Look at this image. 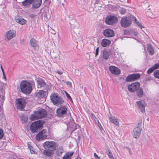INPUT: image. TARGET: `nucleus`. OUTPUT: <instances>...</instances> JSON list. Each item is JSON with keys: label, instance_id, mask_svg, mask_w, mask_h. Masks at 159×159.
Here are the masks:
<instances>
[{"label": "nucleus", "instance_id": "f257e3e1", "mask_svg": "<svg viewBox=\"0 0 159 159\" xmlns=\"http://www.w3.org/2000/svg\"><path fill=\"white\" fill-rule=\"evenodd\" d=\"M43 146L45 149L43 154L44 155L50 157L52 156L53 151L57 148V145L53 141H48L43 143Z\"/></svg>", "mask_w": 159, "mask_h": 159}, {"label": "nucleus", "instance_id": "f03ea898", "mask_svg": "<svg viewBox=\"0 0 159 159\" xmlns=\"http://www.w3.org/2000/svg\"><path fill=\"white\" fill-rule=\"evenodd\" d=\"M34 82L30 83L27 80H23L20 84L21 92L26 94L30 93L32 89V85H34Z\"/></svg>", "mask_w": 159, "mask_h": 159}, {"label": "nucleus", "instance_id": "7ed1b4c3", "mask_svg": "<svg viewBox=\"0 0 159 159\" xmlns=\"http://www.w3.org/2000/svg\"><path fill=\"white\" fill-rule=\"evenodd\" d=\"M47 115L46 111L43 109L38 110L33 114L31 115L30 118L32 120L44 118Z\"/></svg>", "mask_w": 159, "mask_h": 159}, {"label": "nucleus", "instance_id": "20e7f679", "mask_svg": "<svg viewBox=\"0 0 159 159\" xmlns=\"http://www.w3.org/2000/svg\"><path fill=\"white\" fill-rule=\"evenodd\" d=\"M50 99L53 104L59 106L63 104L64 100L63 98L57 93L52 94L50 96Z\"/></svg>", "mask_w": 159, "mask_h": 159}, {"label": "nucleus", "instance_id": "39448f33", "mask_svg": "<svg viewBox=\"0 0 159 159\" xmlns=\"http://www.w3.org/2000/svg\"><path fill=\"white\" fill-rule=\"evenodd\" d=\"M43 125V122L40 120L33 122L30 125V130L33 133L37 132Z\"/></svg>", "mask_w": 159, "mask_h": 159}, {"label": "nucleus", "instance_id": "423d86ee", "mask_svg": "<svg viewBox=\"0 0 159 159\" xmlns=\"http://www.w3.org/2000/svg\"><path fill=\"white\" fill-rule=\"evenodd\" d=\"M16 103L17 108L20 110H23L26 104L25 100L22 98L16 99Z\"/></svg>", "mask_w": 159, "mask_h": 159}, {"label": "nucleus", "instance_id": "0eeeda50", "mask_svg": "<svg viewBox=\"0 0 159 159\" xmlns=\"http://www.w3.org/2000/svg\"><path fill=\"white\" fill-rule=\"evenodd\" d=\"M67 112V108L65 106H61L59 107L56 111L58 116L62 117L66 115Z\"/></svg>", "mask_w": 159, "mask_h": 159}, {"label": "nucleus", "instance_id": "6e6552de", "mask_svg": "<svg viewBox=\"0 0 159 159\" xmlns=\"http://www.w3.org/2000/svg\"><path fill=\"white\" fill-rule=\"evenodd\" d=\"M139 89V83L136 82L132 83L128 86V91L130 92H133L138 90Z\"/></svg>", "mask_w": 159, "mask_h": 159}, {"label": "nucleus", "instance_id": "1a4fd4ad", "mask_svg": "<svg viewBox=\"0 0 159 159\" xmlns=\"http://www.w3.org/2000/svg\"><path fill=\"white\" fill-rule=\"evenodd\" d=\"M105 21L107 24L112 25L117 21V18L114 16H109L107 17Z\"/></svg>", "mask_w": 159, "mask_h": 159}, {"label": "nucleus", "instance_id": "9d476101", "mask_svg": "<svg viewBox=\"0 0 159 159\" xmlns=\"http://www.w3.org/2000/svg\"><path fill=\"white\" fill-rule=\"evenodd\" d=\"M16 32L13 30H9L7 31L5 35V39L9 41L16 36Z\"/></svg>", "mask_w": 159, "mask_h": 159}, {"label": "nucleus", "instance_id": "9b49d317", "mask_svg": "<svg viewBox=\"0 0 159 159\" xmlns=\"http://www.w3.org/2000/svg\"><path fill=\"white\" fill-rule=\"evenodd\" d=\"M120 24L122 27L126 28L129 27L131 25V21L129 18H125L121 19Z\"/></svg>", "mask_w": 159, "mask_h": 159}, {"label": "nucleus", "instance_id": "f8f14e48", "mask_svg": "<svg viewBox=\"0 0 159 159\" xmlns=\"http://www.w3.org/2000/svg\"><path fill=\"white\" fill-rule=\"evenodd\" d=\"M47 137L46 131L43 130L39 132L36 136L37 140L39 141L41 139H46Z\"/></svg>", "mask_w": 159, "mask_h": 159}, {"label": "nucleus", "instance_id": "ddd939ff", "mask_svg": "<svg viewBox=\"0 0 159 159\" xmlns=\"http://www.w3.org/2000/svg\"><path fill=\"white\" fill-rule=\"evenodd\" d=\"M103 34L105 37H111L114 36L115 33L114 31L110 29H108L103 30Z\"/></svg>", "mask_w": 159, "mask_h": 159}, {"label": "nucleus", "instance_id": "4468645a", "mask_svg": "<svg viewBox=\"0 0 159 159\" xmlns=\"http://www.w3.org/2000/svg\"><path fill=\"white\" fill-rule=\"evenodd\" d=\"M139 78V74H133L129 75L126 78L127 82H131L135 81Z\"/></svg>", "mask_w": 159, "mask_h": 159}, {"label": "nucleus", "instance_id": "2eb2a0df", "mask_svg": "<svg viewBox=\"0 0 159 159\" xmlns=\"http://www.w3.org/2000/svg\"><path fill=\"white\" fill-rule=\"evenodd\" d=\"M109 70L113 74L119 75L120 73V70L114 66H110L109 67Z\"/></svg>", "mask_w": 159, "mask_h": 159}, {"label": "nucleus", "instance_id": "dca6fc26", "mask_svg": "<svg viewBox=\"0 0 159 159\" xmlns=\"http://www.w3.org/2000/svg\"><path fill=\"white\" fill-rule=\"evenodd\" d=\"M46 96V92L43 90H40L36 94V96L40 99L43 98L45 99Z\"/></svg>", "mask_w": 159, "mask_h": 159}, {"label": "nucleus", "instance_id": "f3484780", "mask_svg": "<svg viewBox=\"0 0 159 159\" xmlns=\"http://www.w3.org/2000/svg\"><path fill=\"white\" fill-rule=\"evenodd\" d=\"M42 0H34L33 2L32 8L37 9L39 8L42 4Z\"/></svg>", "mask_w": 159, "mask_h": 159}, {"label": "nucleus", "instance_id": "a211bd4d", "mask_svg": "<svg viewBox=\"0 0 159 159\" xmlns=\"http://www.w3.org/2000/svg\"><path fill=\"white\" fill-rule=\"evenodd\" d=\"M31 46L33 47L35 49H39V45L37 41L35 39L32 38L31 39L30 41Z\"/></svg>", "mask_w": 159, "mask_h": 159}, {"label": "nucleus", "instance_id": "6ab92c4d", "mask_svg": "<svg viewBox=\"0 0 159 159\" xmlns=\"http://www.w3.org/2000/svg\"><path fill=\"white\" fill-rule=\"evenodd\" d=\"M147 104L144 100H140V111L142 113L145 111V107L147 106Z\"/></svg>", "mask_w": 159, "mask_h": 159}, {"label": "nucleus", "instance_id": "aec40b11", "mask_svg": "<svg viewBox=\"0 0 159 159\" xmlns=\"http://www.w3.org/2000/svg\"><path fill=\"white\" fill-rule=\"evenodd\" d=\"M110 121L112 123L115 125L117 126H119V124L118 120L113 116H108Z\"/></svg>", "mask_w": 159, "mask_h": 159}, {"label": "nucleus", "instance_id": "412c9836", "mask_svg": "<svg viewBox=\"0 0 159 159\" xmlns=\"http://www.w3.org/2000/svg\"><path fill=\"white\" fill-rule=\"evenodd\" d=\"M37 86L38 88H40L41 87H43L45 86L46 83L44 80L41 78L37 80Z\"/></svg>", "mask_w": 159, "mask_h": 159}, {"label": "nucleus", "instance_id": "4be33fe9", "mask_svg": "<svg viewBox=\"0 0 159 159\" xmlns=\"http://www.w3.org/2000/svg\"><path fill=\"white\" fill-rule=\"evenodd\" d=\"M111 44V41L106 39H102L101 42V45L104 47L109 46Z\"/></svg>", "mask_w": 159, "mask_h": 159}, {"label": "nucleus", "instance_id": "5701e85b", "mask_svg": "<svg viewBox=\"0 0 159 159\" xmlns=\"http://www.w3.org/2000/svg\"><path fill=\"white\" fill-rule=\"evenodd\" d=\"M147 49L149 54L151 55H153L154 53V51L153 47L150 44L147 45Z\"/></svg>", "mask_w": 159, "mask_h": 159}, {"label": "nucleus", "instance_id": "b1692460", "mask_svg": "<svg viewBox=\"0 0 159 159\" xmlns=\"http://www.w3.org/2000/svg\"><path fill=\"white\" fill-rule=\"evenodd\" d=\"M102 54L103 58L106 60L109 58V56L111 55V52L108 50H105L103 51Z\"/></svg>", "mask_w": 159, "mask_h": 159}, {"label": "nucleus", "instance_id": "393cba45", "mask_svg": "<svg viewBox=\"0 0 159 159\" xmlns=\"http://www.w3.org/2000/svg\"><path fill=\"white\" fill-rule=\"evenodd\" d=\"M139 127H137L135 128L133 131V137L134 138H139Z\"/></svg>", "mask_w": 159, "mask_h": 159}, {"label": "nucleus", "instance_id": "a878e982", "mask_svg": "<svg viewBox=\"0 0 159 159\" xmlns=\"http://www.w3.org/2000/svg\"><path fill=\"white\" fill-rule=\"evenodd\" d=\"M147 31L146 28L141 24H140V33L145 37L147 35L146 32Z\"/></svg>", "mask_w": 159, "mask_h": 159}, {"label": "nucleus", "instance_id": "bb28decb", "mask_svg": "<svg viewBox=\"0 0 159 159\" xmlns=\"http://www.w3.org/2000/svg\"><path fill=\"white\" fill-rule=\"evenodd\" d=\"M74 152H68L64 156L63 159H70L73 155Z\"/></svg>", "mask_w": 159, "mask_h": 159}, {"label": "nucleus", "instance_id": "cd10ccee", "mask_svg": "<svg viewBox=\"0 0 159 159\" xmlns=\"http://www.w3.org/2000/svg\"><path fill=\"white\" fill-rule=\"evenodd\" d=\"M15 20L17 23L22 25H24L26 23V20H25L23 18L16 17L15 18Z\"/></svg>", "mask_w": 159, "mask_h": 159}, {"label": "nucleus", "instance_id": "c85d7f7f", "mask_svg": "<svg viewBox=\"0 0 159 159\" xmlns=\"http://www.w3.org/2000/svg\"><path fill=\"white\" fill-rule=\"evenodd\" d=\"M106 151L109 158L111 159H114L112 153L110 151V149L108 147H107L106 148Z\"/></svg>", "mask_w": 159, "mask_h": 159}, {"label": "nucleus", "instance_id": "c756f323", "mask_svg": "<svg viewBox=\"0 0 159 159\" xmlns=\"http://www.w3.org/2000/svg\"><path fill=\"white\" fill-rule=\"evenodd\" d=\"M34 0H25L22 2V5L25 6H27L33 2Z\"/></svg>", "mask_w": 159, "mask_h": 159}, {"label": "nucleus", "instance_id": "7c9ffc66", "mask_svg": "<svg viewBox=\"0 0 159 159\" xmlns=\"http://www.w3.org/2000/svg\"><path fill=\"white\" fill-rule=\"evenodd\" d=\"M146 14L151 18H154L156 17V16L153 13L152 11L149 9H148L147 11Z\"/></svg>", "mask_w": 159, "mask_h": 159}, {"label": "nucleus", "instance_id": "2f4dec72", "mask_svg": "<svg viewBox=\"0 0 159 159\" xmlns=\"http://www.w3.org/2000/svg\"><path fill=\"white\" fill-rule=\"evenodd\" d=\"M63 148L62 147H60L57 148V155H61L62 153L63 152Z\"/></svg>", "mask_w": 159, "mask_h": 159}, {"label": "nucleus", "instance_id": "473e14b6", "mask_svg": "<svg viewBox=\"0 0 159 159\" xmlns=\"http://www.w3.org/2000/svg\"><path fill=\"white\" fill-rule=\"evenodd\" d=\"M153 75L156 78L159 79V71L156 70L154 72Z\"/></svg>", "mask_w": 159, "mask_h": 159}, {"label": "nucleus", "instance_id": "72a5a7b5", "mask_svg": "<svg viewBox=\"0 0 159 159\" xmlns=\"http://www.w3.org/2000/svg\"><path fill=\"white\" fill-rule=\"evenodd\" d=\"M154 70L153 67L152 66L150 68L147 70V73L148 74H150L152 73Z\"/></svg>", "mask_w": 159, "mask_h": 159}, {"label": "nucleus", "instance_id": "f704fd0d", "mask_svg": "<svg viewBox=\"0 0 159 159\" xmlns=\"http://www.w3.org/2000/svg\"><path fill=\"white\" fill-rule=\"evenodd\" d=\"M126 10L125 9L123 8H121L119 10V12L120 13L123 14L125 13Z\"/></svg>", "mask_w": 159, "mask_h": 159}, {"label": "nucleus", "instance_id": "c9c22d12", "mask_svg": "<svg viewBox=\"0 0 159 159\" xmlns=\"http://www.w3.org/2000/svg\"><path fill=\"white\" fill-rule=\"evenodd\" d=\"M65 93L66 95V96L67 98L70 101H72V99L71 97L70 96V95L66 91H65Z\"/></svg>", "mask_w": 159, "mask_h": 159}, {"label": "nucleus", "instance_id": "e433bc0d", "mask_svg": "<svg viewBox=\"0 0 159 159\" xmlns=\"http://www.w3.org/2000/svg\"><path fill=\"white\" fill-rule=\"evenodd\" d=\"M4 136V133L3 130L2 129H0V139H2Z\"/></svg>", "mask_w": 159, "mask_h": 159}, {"label": "nucleus", "instance_id": "4c0bfd02", "mask_svg": "<svg viewBox=\"0 0 159 159\" xmlns=\"http://www.w3.org/2000/svg\"><path fill=\"white\" fill-rule=\"evenodd\" d=\"M21 120L22 121H23L24 122H26L28 120V118L25 116H23L21 118Z\"/></svg>", "mask_w": 159, "mask_h": 159}, {"label": "nucleus", "instance_id": "58836bf2", "mask_svg": "<svg viewBox=\"0 0 159 159\" xmlns=\"http://www.w3.org/2000/svg\"><path fill=\"white\" fill-rule=\"evenodd\" d=\"M143 95V92L142 88H140V98L142 97Z\"/></svg>", "mask_w": 159, "mask_h": 159}, {"label": "nucleus", "instance_id": "ea45409f", "mask_svg": "<svg viewBox=\"0 0 159 159\" xmlns=\"http://www.w3.org/2000/svg\"><path fill=\"white\" fill-rule=\"evenodd\" d=\"M154 70L159 68V64L157 63L154 65L153 66Z\"/></svg>", "mask_w": 159, "mask_h": 159}, {"label": "nucleus", "instance_id": "a19ab883", "mask_svg": "<svg viewBox=\"0 0 159 159\" xmlns=\"http://www.w3.org/2000/svg\"><path fill=\"white\" fill-rule=\"evenodd\" d=\"M92 116L93 119H94L95 122L96 123H97L98 122V118L94 115H92Z\"/></svg>", "mask_w": 159, "mask_h": 159}, {"label": "nucleus", "instance_id": "79ce46f5", "mask_svg": "<svg viewBox=\"0 0 159 159\" xmlns=\"http://www.w3.org/2000/svg\"><path fill=\"white\" fill-rule=\"evenodd\" d=\"M99 47L97 48L95 51V56L96 57L98 54L99 50Z\"/></svg>", "mask_w": 159, "mask_h": 159}, {"label": "nucleus", "instance_id": "37998d69", "mask_svg": "<svg viewBox=\"0 0 159 159\" xmlns=\"http://www.w3.org/2000/svg\"><path fill=\"white\" fill-rule=\"evenodd\" d=\"M97 123H98V125L99 127V128L101 130L103 129V128H102V127L101 124L99 122V121H98V122Z\"/></svg>", "mask_w": 159, "mask_h": 159}, {"label": "nucleus", "instance_id": "c03bdc74", "mask_svg": "<svg viewBox=\"0 0 159 159\" xmlns=\"http://www.w3.org/2000/svg\"><path fill=\"white\" fill-rule=\"evenodd\" d=\"M132 17L131 18V19H132V20H134V21H135L137 23L138 22H136V21L137 20L136 18L135 17L133 16H132ZM137 24L138 25V23H137Z\"/></svg>", "mask_w": 159, "mask_h": 159}, {"label": "nucleus", "instance_id": "a18cd8bd", "mask_svg": "<svg viewBox=\"0 0 159 159\" xmlns=\"http://www.w3.org/2000/svg\"><path fill=\"white\" fill-rule=\"evenodd\" d=\"M94 156L95 158L97 159H100V157L97 155L96 153H94Z\"/></svg>", "mask_w": 159, "mask_h": 159}, {"label": "nucleus", "instance_id": "49530a36", "mask_svg": "<svg viewBox=\"0 0 159 159\" xmlns=\"http://www.w3.org/2000/svg\"><path fill=\"white\" fill-rule=\"evenodd\" d=\"M125 148H126V149L128 151H129V153L130 154H131V150H130V149L129 148H128V147H126Z\"/></svg>", "mask_w": 159, "mask_h": 159}, {"label": "nucleus", "instance_id": "de8ad7c7", "mask_svg": "<svg viewBox=\"0 0 159 159\" xmlns=\"http://www.w3.org/2000/svg\"><path fill=\"white\" fill-rule=\"evenodd\" d=\"M1 69L2 70V72L3 73V75L4 77H5V73H4V71L2 67V66H1Z\"/></svg>", "mask_w": 159, "mask_h": 159}, {"label": "nucleus", "instance_id": "09e8293b", "mask_svg": "<svg viewBox=\"0 0 159 159\" xmlns=\"http://www.w3.org/2000/svg\"><path fill=\"white\" fill-rule=\"evenodd\" d=\"M30 150L31 153V154H33L35 153V151H34V150H33V148H32L31 149H30Z\"/></svg>", "mask_w": 159, "mask_h": 159}, {"label": "nucleus", "instance_id": "8fccbe9b", "mask_svg": "<svg viewBox=\"0 0 159 159\" xmlns=\"http://www.w3.org/2000/svg\"><path fill=\"white\" fill-rule=\"evenodd\" d=\"M30 17H31V18H33V17H34L36 15H35L34 14H30Z\"/></svg>", "mask_w": 159, "mask_h": 159}, {"label": "nucleus", "instance_id": "3c124183", "mask_svg": "<svg viewBox=\"0 0 159 159\" xmlns=\"http://www.w3.org/2000/svg\"><path fill=\"white\" fill-rule=\"evenodd\" d=\"M28 148L30 149H31L32 148H33L32 146H31L28 143Z\"/></svg>", "mask_w": 159, "mask_h": 159}, {"label": "nucleus", "instance_id": "603ef678", "mask_svg": "<svg viewBox=\"0 0 159 159\" xmlns=\"http://www.w3.org/2000/svg\"><path fill=\"white\" fill-rule=\"evenodd\" d=\"M66 84L67 85H69L70 86L71 85V82H66Z\"/></svg>", "mask_w": 159, "mask_h": 159}, {"label": "nucleus", "instance_id": "864d4df0", "mask_svg": "<svg viewBox=\"0 0 159 159\" xmlns=\"http://www.w3.org/2000/svg\"><path fill=\"white\" fill-rule=\"evenodd\" d=\"M70 24V26L71 28L74 29L75 28V26L73 25H72L71 24Z\"/></svg>", "mask_w": 159, "mask_h": 159}, {"label": "nucleus", "instance_id": "5fc2aeb1", "mask_svg": "<svg viewBox=\"0 0 159 159\" xmlns=\"http://www.w3.org/2000/svg\"><path fill=\"white\" fill-rule=\"evenodd\" d=\"M57 73L60 75H61L62 73V72L59 71H57Z\"/></svg>", "mask_w": 159, "mask_h": 159}, {"label": "nucleus", "instance_id": "6e6d98bb", "mask_svg": "<svg viewBox=\"0 0 159 159\" xmlns=\"http://www.w3.org/2000/svg\"><path fill=\"white\" fill-rule=\"evenodd\" d=\"M136 104L137 106L139 107V101L137 102Z\"/></svg>", "mask_w": 159, "mask_h": 159}, {"label": "nucleus", "instance_id": "4d7b16f0", "mask_svg": "<svg viewBox=\"0 0 159 159\" xmlns=\"http://www.w3.org/2000/svg\"><path fill=\"white\" fill-rule=\"evenodd\" d=\"M150 78H151V77H148V78H147V79L148 80H150L151 79Z\"/></svg>", "mask_w": 159, "mask_h": 159}, {"label": "nucleus", "instance_id": "13d9d810", "mask_svg": "<svg viewBox=\"0 0 159 159\" xmlns=\"http://www.w3.org/2000/svg\"><path fill=\"white\" fill-rule=\"evenodd\" d=\"M76 159H81L80 157H77V158H76Z\"/></svg>", "mask_w": 159, "mask_h": 159}, {"label": "nucleus", "instance_id": "bf43d9fd", "mask_svg": "<svg viewBox=\"0 0 159 159\" xmlns=\"http://www.w3.org/2000/svg\"><path fill=\"white\" fill-rule=\"evenodd\" d=\"M137 95L138 96H139V93H137Z\"/></svg>", "mask_w": 159, "mask_h": 159}]
</instances>
